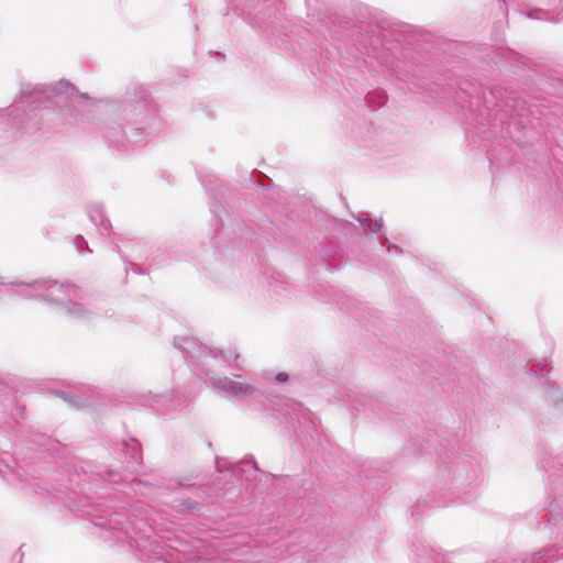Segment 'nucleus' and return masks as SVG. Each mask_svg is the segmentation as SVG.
Wrapping results in <instances>:
<instances>
[{
  "label": "nucleus",
  "mask_w": 563,
  "mask_h": 563,
  "mask_svg": "<svg viewBox=\"0 0 563 563\" xmlns=\"http://www.w3.org/2000/svg\"><path fill=\"white\" fill-rule=\"evenodd\" d=\"M288 379V375L286 373H279L277 376H276V380H278L279 383H284Z\"/></svg>",
  "instance_id": "423d86ee"
},
{
  "label": "nucleus",
  "mask_w": 563,
  "mask_h": 563,
  "mask_svg": "<svg viewBox=\"0 0 563 563\" xmlns=\"http://www.w3.org/2000/svg\"><path fill=\"white\" fill-rule=\"evenodd\" d=\"M1 285H21L25 287L24 295L30 298H41L48 302L59 306L70 317L84 319L88 311L78 302H74L73 298L78 297V288L74 285H62L57 282L41 280L30 284L7 282L0 279Z\"/></svg>",
  "instance_id": "f257e3e1"
},
{
  "label": "nucleus",
  "mask_w": 563,
  "mask_h": 563,
  "mask_svg": "<svg viewBox=\"0 0 563 563\" xmlns=\"http://www.w3.org/2000/svg\"><path fill=\"white\" fill-rule=\"evenodd\" d=\"M75 243H76V246H77L78 249H79V247H81L84 244H85V245H87V242L85 241V239H84L81 235H78V236L76 238Z\"/></svg>",
  "instance_id": "39448f33"
},
{
  "label": "nucleus",
  "mask_w": 563,
  "mask_h": 563,
  "mask_svg": "<svg viewBox=\"0 0 563 563\" xmlns=\"http://www.w3.org/2000/svg\"><path fill=\"white\" fill-rule=\"evenodd\" d=\"M59 395H60L65 400H67V398H66V394H65V393H60Z\"/></svg>",
  "instance_id": "0eeeda50"
},
{
  "label": "nucleus",
  "mask_w": 563,
  "mask_h": 563,
  "mask_svg": "<svg viewBox=\"0 0 563 563\" xmlns=\"http://www.w3.org/2000/svg\"><path fill=\"white\" fill-rule=\"evenodd\" d=\"M88 214L91 222L99 227L101 233H106L110 228V222L103 214V209L100 205H91L88 209Z\"/></svg>",
  "instance_id": "7ed1b4c3"
},
{
  "label": "nucleus",
  "mask_w": 563,
  "mask_h": 563,
  "mask_svg": "<svg viewBox=\"0 0 563 563\" xmlns=\"http://www.w3.org/2000/svg\"><path fill=\"white\" fill-rule=\"evenodd\" d=\"M360 222L364 230L371 232H379L383 228L382 220L372 221L369 218H365L364 220H360Z\"/></svg>",
  "instance_id": "20e7f679"
},
{
  "label": "nucleus",
  "mask_w": 563,
  "mask_h": 563,
  "mask_svg": "<svg viewBox=\"0 0 563 563\" xmlns=\"http://www.w3.org/2000/svg\"><path fill=\"white\" fill-rule=\"evenodd\" d=\"M213 386L219 390L230 394L240 399H245L250 397L256 390L252 385L245 382L234 380L229 377L216 379L213 382Z\"/></svg>",
  "instance_id": "f03ea898"
}]
</instances>
